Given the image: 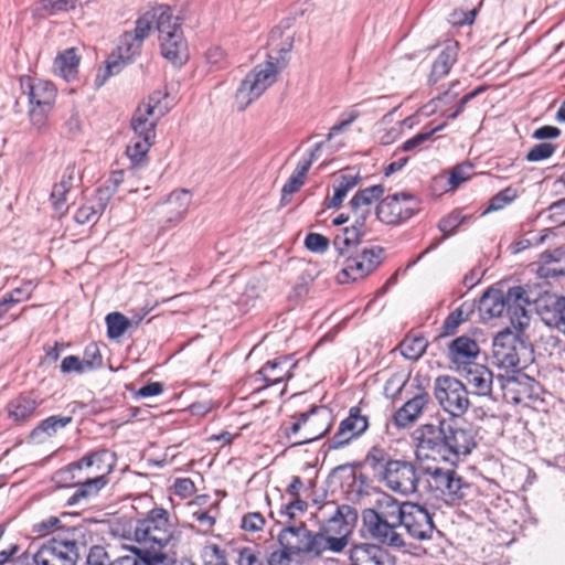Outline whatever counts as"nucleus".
<instances>
[{"label":"nucleus","instance_id":"45","mask_svg":"<svg viewBox=\"0 0 565 565\" xmlns=\"http://www.w3.org/2000/svg\"><path fill=\"white\" fill-rule=\"evenodd\" d=\"M446 126V122H443L441 125L436 126L435 128H431L429 130H424L412 137L411 139L406 140L401 149L403 151H414L416 149H420L424 143L429 141L433 137V135L437 131H440Z\"/></svg>","mask_w":565,"mask_h":565},{"label":"nucleus","instance_id":"47","mask_svg":"<svg viewBox=\"0 0 565 565\" xmlns=\"http://www.w3.org/2000/svg\"><path fill=\"white\" fill-rule=\"evenodd\" d=\"M102 213L103 207H96L93 204H85L76 211L74 220L78 224L96 223Z\"/></svg>","mask_w":565,"mask_h":565},{"label":"nucleus","instance_id":"38","mask_svg":"<svg viewBox=\"0 0 565 565\" xmlns=\"http://www.w3.org/2000/svg\"><path fill=\"white\" fill-rule=\"evenodd\" d=\"M75 169L72 167L66 168L61 181L54 184L51 200L55 211L63 213L65 211L66 194L74 183Z\"/></svg>","mask_w":565,"mask_h":565},{"label":"nucleus","instance_id":"29","mask_svg":"<svg viewBox=\"0 0 565 565\" xmlns=\"http://www.w3.org/2000/svg\"><path fill=\"white\" fill-rule=\"evenodd\" d=\"M469 391H436L443 408L455 417L462 415L469 407Z\"/></svg>","mask_w":565,"mask_h":565},{"label":"nucleus","instance_id":"20","mask_svg":"<svg viewBox=\"0 0 565 565\" xmlns=\"http://www.w3.org/2000/svg\"><path fill=\"white\" fill-rule=\"evenodd\" d=\"M301 420L305 424V436L295 441V445L308 444L328 434L332 427L333 415L327 406H313L309 412L301 413Z\"/></svg>","mask_w":565,"mask_h":565},{"label":"nucleus","instance_id":"17","mask_svg":"<svg viewBox=\"0 0 565 565\" xmlns=\"http://www.w3.org/2000/svg\"><path fill=\"white\" fill-rule=\"evenodd\" d=\"M405 513L398 525V533L405 540V533L412 539L429 540L435 531L433 518L429 512L416 503H405Z\"/></svg>","mask_w":565,"mask_h":565},{"label":"nucleus","instance_id":"6","mask_svg":"<svg viewBox=\"0 0 565 565\" xmlns=\"http://www.w3.org/2000/svg\"><path fill=\"white\" fill-rule=\"evenodd\" d=\"M405 510V503L401 504L391 495L384 494L376 500L374 508L363 510V526L379 543L395 548L405 547L407 543L398 533Z\"/></svg>","mask_w":565,"mask_h":565},{"label":"nucleus","instance_id":"34","mask_svg":"<svg viewBox=\"0 0 565 565\" xmlns=\"http://www.w3.org/2000/svg\"><path fill=\"white\" fill-rule=\"evenodd\" d=\"M361 178L359 174H352V173H343L337 179V184L334 185V194L332 198L327 199L324 205L328 209H338L341 206L344 198L351 191L354 189Z\"/></svg>","mask_w":565,"mask_h":565},{"label":"nucleus","instance_id":"15","mask_svg":"<svg viewBox=\"0 0 565 565\" xmlns=\"http://www.w3.org/2000/svg\"><path fill=\"white\" fill-rule=\"evenodd\" d=\"M492 353L499 366L512 369L521 364V359L529 353L526 343L510 330L495 335Z\"/></svg>","mask_w":565,"mask_h":565},{"label":"nucleus","instance_id":"25","mask_svg":"<svg viewBox=\"0 0 565 565\" xmlns=\"http://www.w3.org/2000/svg\"><path fill=\"white\" fill-rule=\"evenodd\" d=\"M350 559L358 565H395L394 557L376 544L355 545L351 550Z\"/></svg>","mask_w":565,"mask_h":565},{"label":"nucleus","instance_id":"54","mask_svg":"<svg viewBox=\"0 0 565 565\" xmlns=\"http://www.w3.org/2000/svg\"><path fill=\"white\" fill-rule=\"evenodd\" d=\"M86 565H114L103 546L94 545L87 555Z\"/></svg>","mask_w":565,"mask_h":565},{"label":"nucleus","instance_id":"12","mask_svg":"<svg viewBox=\"0 0 565 565\" xmlns=\"http://www.w3.org/2000/svg\"><path fill=\"white\" fill-rule=\"evenodd\" d=\"M279 67L273 61L256 65L245 76L236 92L238 108L244 110L254 100L259 98L276 82Z\"/></svg>","mask_w":565,"mask_h":565},{"label":"nucleus","instance_id":"33","mask_svg":"<svg viewBox=\"0 0 565 565\" xmlns=\"http://www.w3.org/2000/svg\"><path fill=\"white\" fill-rule=\"evenodd\" d=\"M156 138L148 136L138 137L136 135L126 148V153L131 162L132 168H141L148 161L147 153Z\"/></svg>","mask_w":565,"mask_h":565},{"label":"nucleus","instance_id":"55","mask_svg":"<svg viewBox=\"0 0 565 565\" xmlns=\"http://www.w3.org/2000/svg\"><path fill=\"white\" fill-rule=\"evenodd\" d=\"M265 525L264 516L258 512H249L242 518V529L248 532H258Z\"/></svg>","mask_w":565,"mask_h":565},{"label":"nucleus","instance_id":"49","mask_svg":"<svg viewBox=\"0 0 565 565\" xmlns=\"http://www.w3.org/2000/svg\"><path fill=\"white\" fill-rule=\"evenodd\" d=\"M61 373L64 375L67 374H77L82 375L85 373H89L85 367L82 359L77 355H68L62 360L60 365Z\"/></svg>","mask_w":565,"mask_h":565},{"label":"nucleus","instance_id":"1","mask_svg":"<svg viewBox=\"0 0 565 565\" xmlns=\"http://www.w3.org/2000/svg\"><path fill=\"white\" fill-rule=\"evenodd\" d=\"M159 33L161 53L173 64L182 65L186 62L188 44L181 29V19L174 15L167 4H158L143 12L135 22L131 31L124 32L118 40L116 50L106 61L105 73L96 77V83L103 85L105 81L119 74L124 67L132 63L140 55L145 40L152 30Z\"/></svg>","mask_w":565,"mask_h":565},{"label":"nucleus","instance_id":"2","mask_svg":"<svg viewBox=\"0 0 565 565\" xmlns=\"http://www.w3.org/2000/svg\"><path fill=\"white\" fill-rule=\"evenodd\" d=\"M477 433L471 425L458 420H440L425 424L413 433L416 443V457L424 461H447L456 463L461 456L469 455L477 446Z\"/></svg>","mask_w":565,"mask_h":565},{"label":"nucleus","instance_id":"40","mask_svg":"<svg viewBox=\"0 0 565 565\" xmlns=\"http://www.w3.org/2000/svg\"><path fill=\"white\" fill-rule=\"evenodd\" d=\"M38 406V401L31 394H21L9 404V415L14 420L30 417Z\"/></svg>","mask_w":565,"mask_h":565},{"label":"nucleus","instance_id":"28","mask_svg":"<svg viewBox=\"0 0 565 565\" xmlns=\"http://www.w3.org/2000/svg\"><path fill=\"white\" fill-rule=\"evenodd\" d=\"M191 203V194L188 190H178L170 193L163 207L168 222L182 220Z\"/></svg>","mask_w":565,"mask_h":565},{"label":"nucleus","instance_id":"39","mask_svg":"<svg viewBox=\"0 0 565 565\" xmlns=\"http://www.w3.org/2000/svg\"><path fill=\"white\" fill-rule=\"evenodd\" d=\"M427 339L422 334H407L399 343L401 354L407 360H418L426 352Z\"/></svg>","mask_w":565,"mask_h":565},{"label":"nucleus","instance_id":"31","mask_svg":"<svg viewBox=\"0 0 565 565\" xmlns=\"http://www.w3.org/2000/svg\"><path fill=\"white\" fill-rule=\"evenodd\" d=\"M90 0H41L35 7L39 17L57 15L88 4Z\"/></svg>","mask_w":565,"mask_h":565},{"label":"nucleus","instance_id":"51","mask_svg":"<svg viewBox=\"0 0 565 565\" xmlns=\"http://www.w3.org/2000/svg\"><path fill=\"white\" fill-rule=\"evenodd\" d=\"M192 518L200 523L201 529H196L193 524H190L189 527L198 533L210 532L213 529L216 521V518L212 515L209 511L201 510L193 512Z\"/></svg>","mask_w":565,"mask_h":565},{"label":"nucleus","instance_id":"44","mask_svg":"<svg viewBox=\"0 0 565 565\" xmlns=\"http://www.w3.org/2000/svg\"><path fill=\"white\" fill-rule=\"evenodd\" d=\"M516 196H518L516 189H514L512 186H508V188L503 189L502 191H500L499 193H497L495 195H493L491 198L489 205L486 209V211L483 212V214L503 209L508 204L512 203L516 199Z\"/></svg>","mask_w":565,"mask_h":565},{"label":"nucleus","instance_id":"23","mask_svg":"<svg viewBox=\"0 0 565 565\" xmlns=\"http://www.w3.org/2000/svg\"><path fill=\"white\" fill-rule=\"evenodd\" d=\"M466 382H461L450 375H439L434 379V388H466L468 385L484 388L492 383V373L482 365H470L465 375Z\"/></svg>","mask_w":565,"mask_h":565},{"label":"nucleus","instance_id":"4","mask_svg":"<svg viewBox=\"0 0 565 565\" xmlns=\"http://www.w3.org/2000/svg\"><path fill=\"white\" fill-rule=\"evenodd\" d=\"M92 539V532L83 524L57 530L35 554L23 553L13 561V565H76Z\"/></svg>","mask_w":565,"mask_h":565},{"label":"nucleus","instance_id":"46","mask_svg":"<svg viewBox=\"0 0 565 565\" xmlns=\"http://www.w3.org/2000/svg\"><path fill=\"white\" fill-rule=\"evenodd\" d=\"M203 565H227L225 553L216 544L205 545L201 551Z\"/></svg>","mask_w":565,"mask_h":565},{"label":"nucleus","instance_id":"48","mask_svg":"<svg viewBox=\"0 0 565 565\" xmlns=\"http://www.w3.org/2000/svg\"><path fill=\"white\" fill-rule=\"evenodd\" d=\"M465 220L466 216L461 215L460 211H454L439 221L438 228L445 234V237H448Z\"/></svg>","mask_w":565,"mask_h":565},{"label":"nucleus","instance_id":"63","mask_svg":"<svg viewBox=\"0 0 565 565\" xmlns=\"http://www.w3.org/2000/svg\"><path fill=\"white\" fill-rule=\"evenodd\" d=\"M174 491L177 494L186 498L190 497L195 491V486L193 481L188 478L178 479L174 482Z\"/></svg>","mask_w":565,"mask_h":565},{"label":"nucleus","instance_id":"26","mask_svg":"<svg viewBox=\"0 0 565 565\" xmlns=\"http://www.w3.org/2000/svg\"><path fill=\"white\" fill-rule=\"evenodd\" d=\"M72 420L71 416H50L38 424L31 431L30 439L34 444H44L52 437L57 436Z\"/></svg>","mask_w":565,"mask_h":565},{"label":"nucleus","instance_id":"11","mask_svg":"<svg viewBox=\"0 0 565 565\" xmlns=\"http://www.w3.org/2000/svg\"><path fill=\"white\" fill-rule=\"evenodd\" d=\"M20 85L30 104V120L36 128H42L56 98L55 86L47 81L32 77H21Z\"/></svg>","mask_w":565,"mask_h":565},{"label":"nucleus","instance_id":"41","mask_svg":"<svg viewBox=\"0 0 565 565\" xmlns=\"http://www.w3.org/2000/svg\"><path fill=\"white\" fill-rule=\"evenodd\" d=\"M106 324L108 337L118 339L126 332L130 321L120 312H110L106 316Z\"/></svg>","mask_w":565,"mask_h":565},{"label":"nucleus","instance_id":"5","mask_svg":"<svg viewBox=\"0 0 565 565\" xmlns=\"http://www.w3.org/2000/svg\"><path fill=\"white\" fill-rule=\"evenodd\" d=\"M279 548L268 557V565H303L323 555L322 536L302 522L282 527L277 536Z\"/></svg>","mask_w":565,"mask_h":565},{"label":"nucleus","instance_id":"50","mask_svg":"<svg viewBox=\"0 0 565 565\" xmlns=\"http://www.w3.org/2000/svg\"><path fill=\"white\" fill-rule=\"evenodd\" d=\"M556 147L550 142L537 143L530 149L525 159L530 162H537L548 159L555 152Z\"/></svg>","mask_w":565,"mask_h":565},{"label":"nucleus","instance_id":"59","mask_svg":"<svg viewBox=\"0 0 565 565\" xmlns=\"http://www.w3.org/2000/svg\"><path fill=\"white\" fill-rule=\"evenodd\" d=\"M303 184V179L298 178L295 174H291L288 181L281 189V203L285 204L289 201V196L299 191V189Z\"/></svg>","mask_w":565,"mask_h":565},{"label":"nucleus","instance_id":"14","mask_svg":"<svg viewBox=\"0 0 565 565\" xmlns=\"http://www.w3.org/2000/svg\"><path fill=\"white\" fill-rule=\"evenodd\" d=\"M418 210V200L411 193H395L383 199L376 206V217L395 225L411 218Z\"/></svg>","mask_w":565,"mask_h":565},{"label":"nucleus","instance_id":"22","mask_svg":"<svg viewBox=\"0 0 565 565\" xmlns=\"http://www.w3.org/2000/svg\"><path fill=\"white\" fill-rule=\"evenodd\" d=\"M296 366L290 356H281L268 361L259 371L250 376L249 384L263 382L264 385L258 388L279 385L288 381L291 376V370Z\"/></svg>","mask_w":565,"mask_h":565},{"label":"nucleus","instance_id":"30","mask_svg":"<svg viewBox=\"0 0 565 565\" xmlns=\"http://www.w3.org/2000/svg\"><path fill=\"white\" fill-rule=\"evenodd\" d=\"M541 271L546 278L565 276V245L548 250L541 256Z\"/></svg>","mask_w":565,"mask_h":565},{"label":"nucleus","instance_id":"56","mask_svg":"<svg viewBox=\"0 0 565 565\" xmlns=\"http://www.w3.org/2000/svg\"><path fill=\"white\" fill-rule=\"evenodd\" d=\"M236 565H263L258 557V552L253 547H242L237 551Z\"/></svg>","mask_w":565,"mask_h":565},{"label":"nucleus","instance_id":"3","mask_svg":"<svg viewBox=\"0 0 565 565\" xmlns=\"http://www.w3.org/2000/svg\"><path fill=\"white\" fill-rule=\"evenodd\" d=\"M115 465L114 454L100 450L70 463L65 469L57 471L60 481L70 482L76 490L68 498V505L88 502L108 483L107 476Z\"/></svg>","mask_w":565,"mask_h":565},{"label":"nucleus","instance_id":"10","mask_svg":"<svg viewBox=\"0 0 565 565\" xmlns=\"http://www.w3.org/2000/svg\"><path fill=\"white\" fill-rule=\"evenodd\" d=\"M423 470L426 487L435 498L452 503L468 495L471 486L456 470L438 466H424Z\"/></svg>","mask_w":565,"mask_h":565},{"label":"nucleus","instance_id":"24","mask_svg":"<svg viewBox=\"0 0 565 565\" xmlns=\"http://www.w3.org/2000/svg\"><path fill=\"white\" fill-rule=\"evenodd\" d=\"M430 402L429 394L422 392L409 398L403 406L395 411L392 422L397 428H406L415 423Z\"/></svg>","mask_w":565,"mask_h":565},{"label":"nucleus","instance_id":"27","mask_svg":"<svg viewBox=\"0 0 565 565\" xmlns=\"http://www.w3.org/2000/svg\"><path fill=\"white\" fill-rule=\"evenodd\" d=\"M458 56V43L448 42L440 51L438 57L431 66V72L428 77L429 85H435L438 81L445 77L456 63Z\"/></svg>","mask_w":565,"mask_h":565},{"label":"nucleus","instance_id":"62","mask_svg":"<svg viewBox=\"0 0 565 565\" xmlns=\"http://www.w3.org/2000/svg\"><path fill=\"white\" fill-rule=\"evenodd\" d=\"M34 286L32 281L24 282L21 287L14 288L10 294L6 295L7 297H11L17 300V303L29 299L32 295Z\"/></svg>","mask_w":565,"mask_h":565},{"label":"nucleus","instance_id":"53","mask_svg":"<svg viewBox=\"0 0 565 565\" xmlns=\"http://www.w3.org/2000/svg\"><path fill=\"white\" fill-rule=\"evenodd\" d=\"M472 166L470 163L456 166L450 173L449 183L451 188L459 186L462 182L470 179Z\"/></svg>","mask_w":565,"mask_h":565},{"label":"nucleus","instance_id":"61","mask_svg":"<svg viewBox=\"0 0 565 565\" xmlns=\"http://www.w3.org/2000/svg\"><path fill=\"white\" fill-rule=\"evenodd\" d=\"M431 370L420 369L411 383V388H428L431 385Z\"/></svg>","mask_w":565,"mask_h":565},{"label":"nucleus","instance_id":"36","mask_svg":"<svg viewBox=\"0 0 565 565\" xmlns=\"http://www.w3.org/2000/svg\"><path fill=\"white\" fill-rule=\"evenodd\" d=\"M364 235L354 227H344L333 239V246L338 254L342 257H348L359 247V244Z\"/></svg>","mask_w":565,"mask_h":565},{"label":"nucleus","instance_id":"60","mask_svg":"<svg viewBox=\"0 0 565 565\" xmlns=\"http://www.w3.org/2000/svg\"><path fill=\"white\" fill-rule=\"evenodd\" d=\"M409 381V373L401 370L394 372L390 377L386 379L384 388H405Z\"/></svg>","mask_w":565,"mask_h":565},{"label":"nucleus","instance_id":"21","mask_svg":"<svg viewBox=\"0 0 565 565\" xmlns=\"http://www.w3.org/2000/svg\"><path fill=\"white\" fill-rule=\"evenodd\" d=\"M367 427V417L361 414L360 407H351L349 416L340 423L337 433L329 440V448L340 449L349 445L353 439L360 437Z\"/></svg>","mask_w":565,"mask_h":565},{"label":"nucleus","instance_id":"37","mask_svg":"<svg viewBox=\"0 0 565 565\" xmlns=\"http://www.w3.org/2000/svg\"><path fill=\"white\" fill-rule=\"evenodd\" d=\"M79 57L74 47L67 49L58 54L54 61L55 72L65 81L76 77Z\"/></svg>","mask_w":565,"mask_h":565},{"label":"nucleus","instance_id":"58","mask_svg":"<svg viewBox=\"0 0 565 565\" xmlns=\"http://www.w3.org/2000/svg\"><path fill=\"white\" fill-rule=\"evenodd\" d=\"M60 520L56 516H50L47 520H43L36 524H34V531L39 534H45L46 532L51 531V535H54V533L57 530H66L65 526H60ZM75 525L74 527H76ZM72 526H67V529H71ZM53 536H51L52 539Z\"/></svg>","mask_w":565,"mask_h":565},{"label":"nucleus","instance_id":"13","mask_svg":"<svg viewBox=\"0 0 565 565\" xmlns=\"http://www.w3.org/2000/svg\"><path fill=\"white\" fill-rule=\"evenodd\" d=\"M384 248L381 246L363 247L353 250L345 257L344 266L339 276L340 282L348 279L358 280L373 273L384 259Z\"/></svg>","mask_w":565,"mask_h":565},{"label":"nucleus","instance_id":"19","mask_svg":"<svg viewBox=\"0 0 565 565\" xmlns=\"http://www.w3.org/2000/svg\"><path fill=\"white\" fill-rule=\"evenodd\" d=\"M534 308L547 328L565 335V296L544 292L534 300Z\"/></svg>","mask_w":565,"mask_h":565},{"label":"nucleus","instance_id":"57","mask_svg":"<svg viewBox=\"0 0 565 565\" xmlns=\"http://www.w3.org/2000/svg\"><path fill=\"white\" fill-rule=\"evenodd\" d=\"M308 503L299 497L294 498L290 502L281 508V515L287 516L289 521L296 518L297 512L302 513L307 510Z\"/></svg>","mask_w":565,"mask_h":565},{"label":"nucleus","instance_id":"8","mask_svg":"<svg viewBox=\"0 0 565 565\" xmlns=\"http://www.w3.org/2000/svg\"><path fill=\"white\" fill-rule=\"evenodd\" d=\"M179 537L180 533L170 513L163 508L150 510L134 527V539L146 552L158 553Z\"/></svg>","mask_w":565,"mask_h":565},{"label":"nucleus","instance_id":"7","mask_svg":"<svg viewBox=\"0 0 565 565\" xmlns=\"http://www.w3.org/2000/svg\"><path fill=\"white\" fill-rule=\"evenodd\" d=\"M531 302V298L522 286L512 287L507 292L489 289L480 299L479 311L484 319L505 315L514 329L523 331L530 324L526 306Z\"/></svg>","mask_w":565,"mask_h":565},{"label":"nucleus","instance_id":"18","mask_svg":"<svg viewBox=\"0 0 565 565\" xmlns=\"http://www.w3.org/2000/svg\"><path fill=\"white\" fill-rule=\"evenodd\" d=\"M166 108L160 105V93L149 96L135 110L131 118V128L138 137L156 138V125L164 116Z\"/></svg>","mask_w":565,"mask_h":565},{"label":"nucleus","instance_id":"9","mask_svg":"<svg viewBox=\"0 0 565 565\" xmlns=\"http://www.w3.org/2000/svg\"><path fill=\"white\" fill-rule=\"evenodd\" d=\"M356 520L358 512L351 505L343 504L334 508L333 513L323 521L317 532L322 536L324 551L342 552L348 545V537Z\"/></svg>","mask_w":565,"mask_h":565},{"label":"nucleus","instance_id":"16","mask_svg":"<svg viewBox=\"0 0 565 565\" xmlns=\"http://www.w3.org/2000/svg\"><path fill=\"white\" fill-rule=\"evenodd\" d=\"M383 478L391 490L401 494L409 495L418 491L419 477L415 466L408 461H388Z\"/></svg>","mask_w":565,"mask_h":565},{"label":"nucleus","instance_id":"42","mask_svg":"<svg viewBox=\"0 0 565 565\" xmlns=\"http://www.w3.org/2000/svg\"><path fill=\"white\" fill-rule=\"evenodd\" d=\"M471 311V306L462 303L459 308L449 313L443 324L444 334H454L457 328L460 326V323H462L467 319L468 313Z\"/></svg>","mask_w":565,"mask_h":565},{"label":"nucleus","instance_id":"43","mask_svg":"<svg viewBox=\"0 0 565 565\" xmlns=\"http://www.w3.org/2000/svg\"><path fill=\"white\" fill-rule=\"evenodd\" d=\"M81 359L88 372L98 370L104 365V358L99 344L96 342H90L85 347Z\"/></svg>","mask_w":565,"mask_h":565},{"label":"nucleus","instance_id":"35","mask_svg":"<svg viewBox=\"0 0 565 565\" xmlns=\"http://www.w3.org/2000/svg\"><path fill=\"white\" fill-rule=\"evenodd\" d=\"M383 194L384 186L381 184L360 190L350 201L351 211L371 213L373 203L377 201Z\"/></svg>","mask_w":565,"mask_h":565},{"label":"nucleus","instance_id":"64","mask_svg":"<svg viewBox=\"0 0 565 565\" xmlns=\"http://www.w3.org/2000/svg\"><path fill=\"white\" fill-rule=\"evenodd\" d=\"M561 135V130L554 126H543L534 130L533 137L539 140L554 139Z\"/></svg>","mask_w":565,"mask_h":565},{"label":"nucleus","instance_id":"52","mask_svg":"<svg viewBox=\"0 0 565 565\" xmlns=\"http://www.w3.org/2000/svg\"><path fill=\"white\" fill-rule=\"evenodd\" d=\"M329 239L319 233H309L305 238V246L313 253H323L329 247Z\"/></svg>","mask_w":565,"mask_h":565},{"label":"nucleus","instance_id":"32","mask_svg":"<svg viewBox=\"0 0 565 565\" xmlns=\"http://www.w3.org/2000/svg\"><path fill=\"white\" fill-rule=\"evenodd\" d=\"M479 353V347L477 342L466 335H461L455 339L449 344V358L456 363H465L470 359H473Z\"/></svg>","mask_w":565,"mask_h":565}]
</instances>
